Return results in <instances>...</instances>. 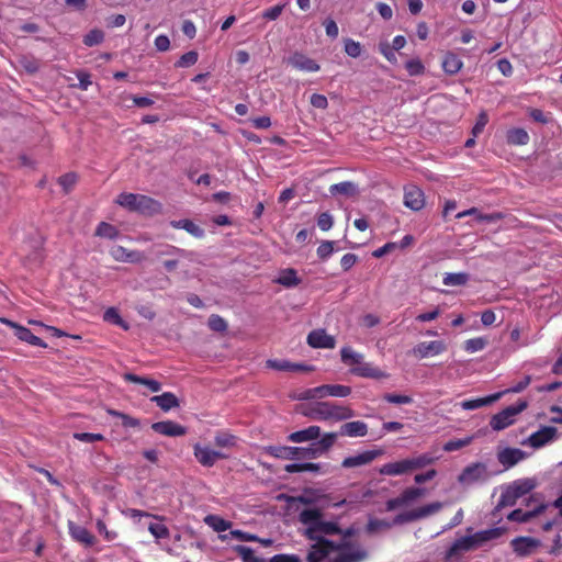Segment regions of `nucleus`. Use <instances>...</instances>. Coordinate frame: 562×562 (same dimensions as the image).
Returning <instances> with one entry per match:
<instances>
[{
    "mask_svg": "<svg viewBox=\"0 0 562 562\" xmlns=\"http://www.w3.org/2000/svg\"><path fill=\"white\" fill-rule=\"evenodd\" d=\"M115 202L131 212L146 216L159 214L162 210V205L159 201L138 193L122 192L116 196Z\"/></svg>",
    "mask_w": 562,
    "mask_h": 562,
    "instance_id": "obj_1",
    "label": "nucleus"
},
{
    "mask_svg": "<svg viewBox=\"0 0 562 562\" xmlns=\"http://www.w3.org/2000/svg\"><path fill=\"white\" fill-rule=\"evenodd\" d=\"M504 532V528L495 527L477 531L474 535L461 537L451 544V547L448 550V555L454 557L460 552L472 551L491 540L502 537Z\"/></svg>",
    "mask_w": 562,
    "mask_h": 562,
    "instance_id": "obj_2",
    "label": "nucleus"
},
{
    "mask_svg": "<svg viewBox=\"0 0 562 562\" xmlns=\"http://www.w3.org/2000/svg\"><path fill=\"white\" fill-rule=\"evenodd\" d=\"M312 419L316 420H347L355 416V412L344 405H339L333 402H316L310 411L305 413Z\"/></svg>",
    "mask_w": 562,
    "mask_h": 562,
    "instance_id": "obj_3",
    "label": "nucleus"
},
{
    "mask_svg": "<svg viewBox=\"0 0 562 562\" xmlns=\"http://www.w3.org/2000/svg\"><path fill=\"white\" fill-rule=\"evenodd\" d=\"M335 551L337 554L331 562H363L369 558L367 549L351 540L339 541Z\"/></svg>",
    "mask_w": 562,
    "mask_h": 562,
    "instance_id": "obj_4",
    "label": "nucleus"
},
{
    "mask_svg": "<svg viewBox=\"0 0 562 562\" xmlns=\"http://www.w3.org/2000/svg\"><path fill=\"white\" fill-rule=\"evenodd\" d=\"M528 406L526 401H519L516 405H510L495 414L491 420L490 426L493 430L499 431L515 423V417L524 412Z\"/></svg>",
    "mask_w": 562,
    "mask_h": 562,
    "instance_id": "obj_5",
    "label": "nucleus"
},
{
    "mask_svg": "<svg viewBox=\"0 0 562 562\" xmlns=\"http://www.w3.org/2000/svg\"><path fill=\"white\" fill-rule=\"evenodd\" d=\"M533 487L535 484L531 480L514 482V484L509 486L505 493L502 494L501 505H514L517 498L526 495Z\"/></svg>",
    "mask_w": 562,
    "mask_h": 562,
    "instance_id": "obj_6",
    "label": "nucleus"
},
{
    "mask_svg": "<svg viewBox=\"0 0 562 562\" xmlns=\"http://www.w3.org/2000/svg\"><path fill=\"white\" fill-rule=\"evenodd\" d=\"M486 476V465L482 462H475L463 469L458 476V482L463 485H471L476 482L484 481Z\"/></svg>",
    "mask_w": 562,
    "mask_h": 562,
    "instance_id": "obj_7",
    "label": "nucleus"
},
{
    "mask_svg": "<svg viewBox=\"0 0 562 562\" xmlns=\"http://www.w3.org/2000/svg\"><path fill=\"white\" fill-rule=\"evenodd\" d=\"M447 344L443 340L422 341L412 349V355L418 359L434 357L443 353Z\"/></svg>",
    "mask_w": 562,
    "mask_h": 562,
    "instance_id": "obj_8",
    "label": "nucleus"
},
{
    "mask_svg": "<svg viewBox=\"0 0 562 562\" xmlns=\"http://www.w3.org/2000/svg\"><path fill=\"white\" fill-rule=\"evenodd\" d=\"M315 541L314 544L311 546V549L307 554L308 562H321L326 557L329 555L330 552L335 551L336 544L334 541L328 540L326 538L313 539Z\"/></svg>",
    "mask_w": 562,
    "mask_h": 562,
    "instance_id": "obj_9",
    "label": "nucleus"
},
{
    "mask_svg": "<svg viewBox=\"0 0 562 562\" xmlns=\"http://www.w3.org/2000/svg\"><path fill=\"white\" fill-rule=\"evenodd\" d=\"M193 454L198 462L206 468L213 467L217 460L227 458V454L209 447H202L200 443L194 445Z\"/></svg>",
    "mask_w": 562,
    "mask_h": 562,
    "instance_id": "obj_10",
    "label": "nucleus"
},
{
    "mask_svg": "<svg viewBox=\"0 0 562 562\" xmlns=\"http://www.w3.org/2000/svg\"><path fill=\"white\" fill-rule=\"evenodd\" d=\"M0 322L12 327L14 329L15 336L32 346H37L42 348H46L47 344L40 337L35 336L29 328L21 326L8 318H0Z\"/></svg>",
    "mask_w": 562,
    "mask_h": 562,
    "instance_id": "obj_11",
    "label": "nucleus"
},
{
    "mask_svg": "<svg viewBox=\"0 0 562 562\" xmlns=\"http://www.w3.org/2000/svg\"><path fill=\"white\" fill-rule=\"evenodd\" d=\"M404 205L413 211H419L425 205V195L415 184L404 187Z\"/></svg>",
    "mask_w": 562,
    "mask_h": 562,
    "instance_id": "obj_12",
    "label": "nucleus"
},
{
    "mask_svg": "<svg viewBox=\"0 0 562 562\" xmlns=\"http://www.w3.org/2000/svg\"><path fill=\"white\" fill-rule=\"evenodd\" d=\"M307 344L315 349H333L336 346L334 336L328 335L325 329H315L307 335Z\"/></svg>",
    "mask_w": 562,
    "mask_h": 562,
    "instance_id": "obj_13",
    "label": "nucleus"
},
{
    "mask_svg": "<svg viewBox=\"0 0 562 562\" xmlns=\"http://www.w3.org/2000/svg\"><path fill=\"white\" fill-rule=\"evenodd\" d=\"M151 429L167 437H180L187 434V428L173 420L156 422L151 424Z\"/></svg>",
    "mask_w": 562,
    "mask_h": 562,
    "instance_id": "obj_14",
    "label": "nucleus"
},
{
    "mask_svg": "<svg viewBox=\"0 0 562 562\" xmlns=\"http://www.w3.org/2000/svg\"><path fill=\"white\" fill-rule=\"evenodd\" d=\"M288 64L297 70L306 72H316L321 69V66L314 59L300 52L293 53L289 57Z\"/></svg>",
    "mask_w": 562,
    "mask_h": 562,
    "instance_id": "obj_15",
    "label": "nucleus"
},
{
    "mask_svg": "<svg viewBox=\"0 0 562 562\" xmlns=\"http://www.w3.org/2000/svg\"><path fill=\"white\" fill-rule=\"evenodd\" d=\"M557 436V428L551 426H544L538 431L531 434L527 439V443L535 448H541L546 446L548 442L552 441Z\"/></svg>",
    "mask_w": 562,
    "mask_h": 562,
    "instance_id": "obj_16",
    "label": "nucleus"
},
{
    "mask_svg": "<svg viewBox=\"0 0 562 562\" xmlns=\"http://www.w3.org/2000/svg\"><path fill=\"white\" fill-rule=\"evenodd\" d=\"M68 529L70 537L85 547H92L97 542V538L83 526L69 521Z\"/></svg>",
    "mask_w": 562,
    "mask_h": 562,
    "instance_id": "obj_17",
    "label": "nucleus"
},
{
    "mask_svg": "<svg viewBox=\"0 0 562 562\" xmlns=\"http://www.w3.org/2000/svg\"><path fill=\"white\" fill-rule=\"evenodd\" d=\"M341 532V528L337 522L324 521L323 519L317 524L316 528H306L305 536L308 539L323 538L322 535H338Z\"/></svg>",
    "mask_w": 562,
    "mask_h": 562,
    "instance_id": "obj_18",
    "label": "nucleus"
},
{
    "mask_svg": "<svg viewBox=\"0 0 562 562\" xmlns=\"http://www.w3.org/2000/svg\"><path fill=\"white\" fill-rule=\"evenodd\" d=\"M380 451L376 450H368L357 456L347 457L341 462V467L346 469L357 468L361 465H366L371 463L378 456Z\"/></svg>",
    "mask_w": 562,
    "mask_h": 562,
    "instance_id": "obj_19",
    "label": "nucleus"
},
{
    "mask_svg": "<svg viewBox=\"0 0 562 562\" xmlns=\"http://www.w3.org/2000/svg\"><path fill=\"white\" fill-rule=\"evenodd\" d=\"M526 453L518 448H505L497 453V459L505 468H512L524 460Z\"/></svg>",
    "mask_w": 562,
    "mask_h": 562,
    "instance_id": "obj_20",
    "label": "nucleus"
},
{
    "mask_svg": "<svg viewBox=\"0 0 562 562\" xmlns=\"http://www.w3.org/2000/svg\"><path fill=\"white\" fill-rule=\"evenodd\" d=\"M351 373L355 375L361 376V378H369V379H384L387 378V373L379 369L378 367H374L372 363L369 362H361L359 366L353 367L351 369Z\"/></svg>",
    "mask_w": 562,
    "mask_h": 562,
    "instance_id": "obj_21",
    "label": "nucleus"
},
{
    "mask_svg": "<svg viewBox=\"0 0 562 562\" xmlns=\"http://www.w3.org/2000/svg\"><path fill=\"white\" fill-rule=\"evenodd\" d=\"M540 544V541L535 538L530 537H517L514 540H512V547L514 551L520 555L526 557L528 555L531 550Z\"/></svg>",
    "mask_w": 562,
    "mask_h": 562,
    "instance_id": "obj_22",
    "label": "nucleus"
},
{
    "mask_svg": "<svg viewBox=\"0 0 562 562\" xmlns=\"http://www.w3.org/2000/svg\"><path fill=\"white\" fill-rule=\"evenodd\" d=\"M411 471L408 459L385 463L380 469L381 474L390 476L402 475Z\"/></svg>",
    "mask_w": 562,
    "mask_h": 562,
    "instance_id": "obj_23",
    "label": "nucleus"
},
{
    "mask_svg": "<svg viewBox=\"0 0 562 562\" xmlns=\"http://www.w3.org/2000/svg\"><path fill=\"white\" fill-rule=\"evenodd\" d=\"M321 436L319 426H310L305 429L294 431L288 436V440L291 442H305L315 440Z\"/></svg>",
    "mask_w": 562,
    "mask_h": 562,
    "instance_id": "obj_24",
    "label": "nucleus"
},
{
    "mask_svg": "<svg viewBox=\"0 0 562 562\" xmlns=\"http://www.w3.org/2000/svg\"><path fill=\"white\" fill-rule=\"evenodd\" d=\"M339 434L348 437H364L368 434V425L361 420L348 422L340 427Z\"/></svg>",
    "mask_w": 562,
    "mask_h": 562,
    "instance_id": "obj_25",
    "label": "nucleus"
},
{
    "mask_svg": "<svg viewBox=\"0 0 562 562\" xmlns=\"http://www.w3.org/2000/svg\"><path fill=\"white\" fill-rule=\"evenodd\" d=\"M161 411L169 412L172 408L179 407L180 403L178 397L171 392H165L160 395H155L150 398Z\"/></svg>",
    "mask_w": 562,
    "mask_h": 562,
    "instance_id": "obj_26",
    "label": "nucleus"
},
{
    "mask_svg": "<svg viewBox=\"0 0 562 562\" xmlns=\"http://www.w3.org/2000/svg\"><path fill=\"white\" fill-rule=\"evenodd\" d=\"M504 394L505 392H497L485 397L467 400L461 403V406L468 411L476 409L498 401Z\"/></svg>",
    "mask_w": 562,
    "mask_h": 562,
    "instance_id": "obj_27",
    "label": "nucleus"
},
{
    "mask_svg": "<svg viewBox=\"0 0 562 562\" xmlns=\"http://www.w3.org/2000/svg\"><path fill=\"white\" fill-rule=\"evenodd\" d=\"M530 140L529 134L526 130L520 127L509 128L506 132V142L510 146H524Z\"/></svg>",
    "mask_w": 562,
    "mask_h": 562,
    "instance_id": "obj_28",
    "label": "nucleus"
},
{
    "mask_svg": "<svg viewBox=\"0 0 562 562\" xmlns=\"http://www.w3.org/2000/svg\"><path fill=\"white\" fill-rule=\"evenodd\" d=\"M322 518L323 513L318 508H305L299 515L300 522L306 528H316Z\"/></svg>",
    "mask_w": 562,
    "mask_h": 562,
    "instance_id": "obj_29",
    "label": "nucleus"
},
{
    "mask_svg": "<svg viewBox=\"0 0 562 562\" xmlns=\"http://www.w3.org/2000/svg\"><path fill=\"white\" fill-rule=\"evenodd\" d=\"M170 225L176 229H184L187 233L195 238L204 237V229L196 225L193 221L184 218L178 221H171Z\"/></svg>",
    "mask_w": 562,
    "mask_h": 562,
    "instance_id": "obj_30",
    "label": "nucleus"
},
{
    "mask_svg": "<svg viewBox=\"0 0 562 562\" xmlns=\"http://www.w3.org/2000/svg\"><path fill=\"white\" fill-rule=\"evenodd\" d=\"M267 451L274 458L292 460L299 458L300 447L270 446Z\"/></svg>",
    "mask_w": 562,
    "mask_h": 562,
    "instance_id": "obj_31",
    "label": "nucleus"
},
{
    "mask_svg": "<svg viewBox=\"0 0 562 562\" xmlns=\"http://www.w3.org/2000/svg\"><path fill=\"white\" fill-rule=\"evenodd\" d=\"M463 66L460 57L453 52H447L442 59V69L448 75L458 74Z\"/></svg>",
    "mask_w": 562,
    "mask_h": 562,
    "instance_id": "obj_32",
    "label": "nucleus"
},
{
    "mask_svg": "<svg viewBox=\"0 0 562 562\" xmlns=\"http://www.w3.org/2000/svg\"><path fill=\"white\" fill-rule=\"evenodd\" d=\"M544 504H540L536 509L525 512L522 509H515L513 510L508 516L507 519L510 521H517V522H527L533 517L538 516L546 509Z\"/></svg>",
    "mask_w": 562,
    "mask_h": 562,
    "instance_id": "obj_33",
    "label": "nucleus"
},
{
    "mask_svg": "<svg viewBox=\"0 0 562 562\" xmlns=\"http://www.w3.org/2000/svg\"><path fill=\"white\" fill-rule=\"evenodd\" d=\"M321 390L322 398L325 396H335V397H347L351 393V387L341 384H325L318 386Z\"/></svg>",
    "mask_w": 562,
    "mask_h": 562,
    "instance_id": "obj_34",
    "label": "nucleus"
},
{
    "mask_svg": "<svg viewBox=\"0 0 562 562\" xmlns=\"http://www.w3.org/2000/svg\"><path fill=\"white\" fill-rule=\"evenodd\" d=\"M123 378L127 382L145 385L154 393H157L161 390V383L154 379L139 376L134 373H125Z\"/></svg>",
    "mask_w": 562,
    "mask_h": 562,
    "instance_id": "obj_35",
    "label": "nucleus"
},
{
    "mask_svg": "<svg viewBox=\"0 0 562 562\" xmlns=\"http://www.w3.org/2000/svg\"><path fill=\"white\" fill-rule=\"evenodd\" d=\"M341 361L349 366H359L363 360V355L356 352L351 347H342L340 350Z\"/></svg>",
    "mask_w": 562,
    "mask_h": 562,
    "instance_id": "obj_36",
    "label": "nucleus"
},
{
    "mask_svg": "<svg viewBox=\"0 0 562 562\" xmlns=\"http://www.w3.org/2000/svg\"><path fill=\"white\" fill-rule=\"evenodd\" d=\"M284 470L288 473H299V472H321L322 465L319 463H289L284 467Z\"/></svg>",
    "mask_w": 562,
    "mask_h": 562,
    "instance_id": "obj_37",
    "label": "nucleus"
},
{
    "mask_svg": "<svg viewBox=\"0 0 562 562\" xmlns=\"http://www.w3.org/2000/svg\"><path fill=\"white\" fill-rule=\"evenodd\" d=\"M277 282L283 286L292 288L299 285L301 280L297 278L296 271L289 268L282 271Z\"/></svg>",
    "mask_w": 562,
    "mask_h": 562,
    "instance_id": "obj_38",
    "label": "nucleus"
},
{
    "mask_svg": "<svg viewBox=\"0 0 562 562\" xmlns=\"http://www.w3.org/2000/svg\"><path fill=\"white\" fill-rule=\"evenodd\" d=\"M214 443L218 448H232L237 445V437L226 431H220L214 437Z\"/></svg>",
    "mask_w": 562,
    "mask_h": 562,
    "instance_id": "obj_39",
    "label": "nucleus"
},
{
    "mask_svg": "<svg viewBox=\"0 0 562 562\" xmlns=\"http://www.w3.org/2000/svg\"><path fill=\"white\" fill-rule=\"evenodd\" d=\"M329 192L331 194L355 195L357 193V187L350 181H344L330 186Z\"/></svg>",
    "mask_w": 562,
    "mask_h": 562,
    "instance_id": "obj_40",
    "label": "nucleus"
},
{
    "mask_svg": "<svg viewBox=\"0 0 562 562\" xmlns=\"http://www.w3.org/2000/svg\"><path fill=\"white\" fill-rule=\"evenodd\" d=\"M119 234V229L106 222H101L95 228V236L108 239H116Z\"/></svg>",
    "mask_w": 562,
    "mask_h": 562,
    "instance_id": "obj_41",
    "label": "nucleus"
},
{
    "mask_svg": "<svg viewBox=\"0 0 562 562\" xmlns=\"http://www.w3.org/2000/svg\"><path fill=\"white\" fill-rule=\"evenodd\" d=\"M469 281V274L465 272L446 273L442 283L448 286L464 285Z\"/></svg>",
    "mask_w": 562,
    "mask_h": 562,
    "instance_id": "obj_42",
    "label": "nucleus"
},
{
    "mask_svg": "<svg viewBox=\"0 0 562 562\" xmlns=\"http://www.w3.org/2000/svg\"><path fill=\"white\" fill-rule=\"evenodd\" d=\"M234 550L243 562H267L265 559L257 558L254 550L249 547L236 546Z\"/></svg>",
    "mask_w": 562,
    "mask_h": 562,
    "instance_id": "obj_43",
    "label": "nucleus"
},
{
    "mask_svg": "<svg viewBox=\"0 0 562 562\" xmlns=\"http://www.w3.org/2000/svg\"><path fill=\"white\" fill-rule=\"evenodd\" d=\"M108 414L117 417L122 419V425L126 428H136L139 426V420L135 417H132L125 413L115 411V409H108Z\"/></svg>",
    "mask_w": 562,
    "mask_h": 562,
    "instance_id": "obj_44",
    "label": "nucleus"
},
{
    "mask_svg": "<svg viewBox=\"0 0 562 562\" xmlns=\"http://www.w3.org/2000/svg\"><path fill=\"white\" fill-rule=\"evenodd\" d=\"M425 494V490L420 487H408L401 493L402 502L404 505L422 497Z\"/></svg>",
    "mask_w": 562,
    "mask_h": 562,
    "instance_id": "obj_45",
    "label": "nucleus"
},
{
    "mask_svg": "<svg viewBox=\"0 0 562 562\" xmlns=\"http://www.w3.org/2000/svg\"><path fill=\"white\" fill-rule=\"evenodd\" d=\"M442 506L443 505L441 502H434V503L424 505L422 507H418V508H416L418 518L423 519L425 517L434 515V514L438 513L442 508Z\"/></svg>",
    "mask_w": 562,
    "mask_h": 562,
    "instance_id": "obj_46",
    "label": "nucleus"
},
{
    "mask_svg": "<svg viewBox=\"0 0 562 562\" xmlns=\"http://www.w3.org/2000/svg\"><path fill=\"white\" fill-rule=\"evenodd\" d=\"M78 176L75 172H68L58 178V183L63 187L65 193H68L72 190L75 184L77 183Z\"/></svg>",
    "mask_w": 562,
    "mask_h": 562,
    "instance_id": "obj_47",
    "label": "nucleus"
},
{
    "mask_svg": "<svg viewBox=\"0 0 562 562\" xmlns=\"http://www.w3.org/2000/svg\"><path fill=\"white\" fill-rule=\"evenodd\" d=\"M405 69L409 76H419L425 72V66L419 58H413L405 63Z\"/></svg>",
    "mask_w": 562,
    "mask_h": 562,
    "instance_id": "obj_48",
    "label": "nucleus"
},
{
    "mask_svg": "<svg viewBox=\"0 0 562 562\" xmlns=\"http://www.w3.org/2000/svg\"><path fill=\"white\" fill-rule=\"evenodd\" d=\"M336 439H337L336 432H327L321 438V440H318L316 442V445H317L318 449L321 450V452L324 454L334 446Z\"/></svg>",
    "mask_w": 562,
    "mask_h": 562,
    "instance_id": "obj_49",
    "label": "nucleus"
},
{
    "mask_svg": "<svg viewBox=\"0 0 562 562\" xmlns=\"http://www.w3.org/2000/svg\"><path fill=\"white\" fill-rule=\"evenodd\" d=\"M205 521L210 526H212L215 531H218V532L226 531L231 527L229 521H227L221 517L213 516V515L207 516Z\"/></svg>",
    "mask_w": 562,
    "mask_h": 562,
    "instance_id": "obj_50",
    "label": "nucleus"
},
{
    "mask_svg": "<svg viewBox=\"0 0 562 562\" xmlns=\"http://www.w3.org/2000/svg\"><path fill=\"white\" fill-rule=\"evenodd\" d=\"M199 59V54L195 50H190L183 54L178 61L176 63V67L187 68L193 66Z\"/></svg>",
    "mask_w": 562,
    "mask_h": 562,
    "instance_id": "obj_51",
    "label": "nucleus"
},
{
    "mask_svg": "<svg viewBox=\"0 0 562 562\" xmlns=\"http://www.w3.org/2000/svg\"><path fill=\"white\" fill-rule=\"evenodd\" d=\"M103 40L104 33L101 30L94 29L85 35L83 43L87 46H94L102 43Z\"/></svg>",
    "mask_w": 562,
    "mask_h": 562,
    "instance_id": "obj_52",
    "label": "nucleus"
},
{
    "mask_svg": "<svg viewBox=\"0 0 562 562\" xmlns=\"http://www.w3.org/2000/svg\"><path fill=\"white\" fill-rule=\"evenodd\" d=\"M411 464V470H417L425 468L428 464H431L434 462V458L429 454H420L416 458L408 459Z\"/></svg>",
    "mask_w": 562,
    "mask_h": 562,
    "instance_id": "obj_53",
    "label": "nucleus"
},
{
    "mask_svg": "<svg viewBox=\"0 0 562 562\" xmlns=\"http://www.w3.org/2000/svg\"><path fill=\"white\" fill-rule=\"evenodd\" d=\"M389 528H391V524L387 522L386 520L378 519V518H370L367 524L366 530L368 533H374L379 530L389 529Z\"/></svg>",
    "mask_w": 562,
    "mask_h": 562,
    "instance_id": "obj_54",
    "label": "nucleus"
},
{
    "mask_svg": "<svg viewBox=\"0 0 562 562\" xmlns=\"http://www.w3.org/2000/svg\"><path fill=\"white\" fill-rule=\"evenodd\" d=\"M486 346V340L484 338H471L465 340L464 350L468 352H476L483 350Z\"/></svg>",
    "mask_w": 562,
    "mask_h": 562,
    "instance_id": "obj_55",
    "label": "nucleus"
},
{
    "mask_svg": "<svg viewBox=\"0 0 562 562\" xmlns=\"http://www.w3.org/2000/svg\"><path fill=\"white\" fill-rule=\"evenodd\" d=\"M209 327L214 331H225L227 329V323L220 315L213 314L209 317Z\"/></svg>",
    "mask_w": 562,
    "mask_h": 562,
    "instance_id": "obj_56",
    "label": "nucleus"
},
{
    "mask_svg": "<svg viewBox=\"0 0 562 562\" xmlns=\"http://www.w3.org/2000/svg\"><path fill=\"white\" fill-rule=\"evenodd\" d=\"M345 53L352 58L359 57L361 55L360 43L353 41L352 38H346L345 40Z\"/></svg>",
    "mask_w": 562,
    "mask_h": 562,
    "instance_id": "obj_57",
    "label": "nucleus"
},
{
    "mask_svg": "<svg viewBox=\"0 0 562 562\" xmlns=\"http://www.w3.org/2000/svg\"><path fill=\"white\" fill-rule=\"evenodd\" d=\"M148 530L156 539H167L169 537V529L164 524H150Z\"/></svg>",
    "mask_w": 562,
    "mask_h": 562,
    "instance_id": "obj_58",
    "label": "nucleus"
},
{
    "mask_svg": "<svg viewBox=\"0 0 562 562\" xmlns=\"http://www.w3.org/2000/svg\"><path fill=\"white\" fill-rule=\"evenodd\" d=\"M322 454L323 453L318 449L316 442H314V443H312L307 448H301L300 447L299 458H302V459H316V458L321 457Z\"/></svg>",
    "mask_w": 562,
    "mask_h": 562,
    "instance_id": "obj_59",
    "label": "nucleus"
},
{
    "mask_svg": "<svg viewBox=\"0 0 562 562\" xmlns=\"http://www.w3.org/2000/svg\"><path fill=\"white\" fill-rule=\"evenodd\" d=\"M472 441L471 437H467L464 439H457V440H449L445 443L443 450L447 452L459 450L468 445H470Z\"/></svg>",
    "mask_w": 562,
    "mask_h": 562,
    "instance_id": "obj_60",
    "label": "nucleus"
},
{
    "mask_svg": "<svg viewBox=\"0 0 562 562\" xmlns=\"http://www.w3.org/2000/svg\"><path fill=\"white\" fill-rule=\"evenodd\" d=\"M334 225L333 216L329 212H323L317 216V226L321 231L327 232Z\"/></svg>",
    "mask_w": 562,
    "mask_h": 562,
    "instance_id": "obj_61",
    "label": "nucleus"
},
{
    "mask_svg": "<svg viewBox=\"0 0 562 562\" xmlns=\"http://www.w3.org/2000/svg\"><path fill=\"white\" fill-rule=\"evenodd\" d=\"M415 520H419L417 509H412L409 512L401 513L394 518V524L402 525L406 522H412Z\"/></svg>",
    "mask_w": 562,
    "mask_h": 562,
    "instance_id": "obj_62",
    "label": "nucleus"
},
{
    "mask_svg": "<svg viewBox=\"0 0 562 562\" xmlns=\"http://www.w3.org/2000/svg\"><path fill=\"white\" fill-rule=\"evenodd\" d=\"M415 520H419L417 509H412L409 512L401 513L394 518V524L402 525L406 522H412Z\"/></svg>",
    "mask_w": 562,
    "mask_h": 562,
    "instance_id": "obj_63",
    "label": "nucleus"
},
{
    "mask_svg": "<svg viewBox=\"0 0 562 562\" xmlns=\"http://www.w3.org/2000/svg\"><path fill=\"white\" fill-rule=\"evenodd\" d=\"M317 256L325 260L334 252V241L325 240L317 247Z\"/></svg>",
    "mask_w": 562,
    "mask_h": 562,
    "instance_id": "obj_64",
    "label": "nucleus"
}]
</instances>
